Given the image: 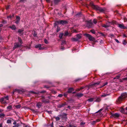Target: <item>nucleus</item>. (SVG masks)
Instances as JSON below:
<instances>
[{
	"mask_svg": "<svg viewBox=\"0 0 127 127\" xmlns=\"http://www.w3.org/2000/svg\"><path fill=\"white\" fill-rule=\"evenodd\" d=\"M2 22L4 24H5L6 23V22L5 21L3 20L2 21Z\"/></svg>",
	"mask_w": 127,
	"mask_h": 127,
	"instance_id": "nucleus-48",
	"label": "nucleus"
},
{
	"mask_svg": "<svg viewBox=\"0 0 127 127\" xmlns=\"http://www.w3.org/2000/svg\"><path fill=\"white\" fill-rule=\"evenodd\" d=\"M13 124L14 125H16V124H17L16 123V122L15 121H14L13 122Z\"/></svg>",
	"mask_w": 127,
	"mask_h": 127,
	"instance_id": "nucleus-53",
	"label": "nucleus"
},
{
	"mask_svg": "<svg viewBox=\"0 0 127 127\" xmlns=\"http://www.w3.org/2000/svg\"><path fill=\"white\" fill-rule=\"evenodd\" d=\"M12 108V106L11 105L7 107V109L9 111L10 110H11Z\"/></svg>",
	"mask_w": 127,
	"mask_h": 127,
	"instance_id": "nucleus-21",
	"label": "nucleus"
},
{
	"mask_svg": "<svg viewBox=\"0 0 127 127\" xmlns=\"http://www.w3.org/2000/svg\"><path fill=\"white\" fill-rule=\"evenodd\" d=\"M9 27L12 30H15L16 29V26L14 25H13L12 26H10Z\"/></svg>",
	"mask_w": 127,
	"mask_h": 127,
	"instance_id": "nucleus-15",
	"label": "nucleus"
},
{
	"mask_svg": "<svg viewBox=\"0 0 127 127\" xmlns=\"http://www.w3.org/2000/svg\"><path fill=\"white\" fill-rule=\"evenodd\" d=\"M58 96L59 97H61L62 96V94H59L58 95Z\"/></svg>",
	"mask_w": 127,
	"mask_h": 127,
	"instance_id": "nucleus-54",
	"label": "nucleus"
},
{
	"mask_svg": "<svg viewBox=\"0 0 127 127\" xmlns=\"http://www.w3.org/2000/svg\"><path fill=\"white\" fill-rule=\"evenodd\" d=\"M44 42L46 44H47L48 43V42L47 40L46 39H45L44 40Z\"/></svg>",
	"mask_w": 127,
	"mask_h": 127,
	"instance_id": "nucleus-42",
	"label": "nucleus"
},
{
	"mask_svg": "<svg viewBox=\"0 0 127 127\" xmlns=\"http://www.w3.org/2000/svg\"><path fill=\"white\" fill-rule=\"evenodd\" d=\"M64 96H66V95L64 94Z\"/></svg>",
	"mask_w": 127,
	"mask_h": 127,
	"instance_id": "nucleus-63",
	"label": "nucleus"
},
{
	"mask_svg": "<svg viewBox=\"0 0 127 127\" xmlns=\"http://www.w3.org/2000/svg\"><path fill=\"white\" fill-rule=\"evenodd\" d=\"M3 111V110L0 109V112H2Z\"/></svg>",
	"mask_w": 127,
	"mask_h": 127,
	"instance_id": "nucleus-57",
	"label": "nucleus"
},
{
	"mask_svg": "<svg viewBox=\"0 0 127 127\" xmlns=\"http://www.w3.org/2000/svg\"><path fill=\"white\" fill-rule=\"evenodd\" d=\"M8 100V96H4L1 98L0 99V101L2 103H6L7 100Z\"/></svg>",
	"mask_w": 127,
	"mask_h": 127,
	"instance_id": "nucleus-3",
	"label": "nucleus"
},
{
	"mask_svg": "<svg viewBox=\"0 0 127 127\" xmlns=\"http://www.w3.org/2000/svg\"><path fill=\"white\" fill-rule=\"evenodd\" d=\"M109 25L104 24L102 26L103 27H105V28H107L109 27Z\"/></svg>",
	"mask_w": 127,
	"mask_h": 127,
	"instance_id": "nucleus-29",
	"label": "nucleus"
},
{
	"mask_svg": "<svg viewBox=\"0 0 127 127\" xmlns=\"http://www.w3.org/2000/svg\"><path fill=\"white\" fill-rule=\"evenodd\" d=\"M24 31V30L23 29H19L18 31V32L19 33H21L22 32Z\"/></svg>",
	"mask_w": 127,
	"mask_h": 127,
	"instance_id": "nucleus-22",
	"label": "nucleus"
},
{
	"mask_svg": "<svg viewBox=\"0 0 127 127\" xmlns=\"http://www.w3.org/2000/svg\"><path fill=\"white\" fill-rule=\"evenodd\" d=\"M15 107L17 108H19L21 107V106L20 105H18L15 106Z\"/></svg>",
	"mask_w": 127,
	"mask_h": 127,
	"instance_id": "nucleus-38",
	"label": "nucleus"
},
{
	"mask_svg": "<svg viewBox=\"0 0 127 127\" xmlns=\"http://www.w3.org/2000/svg\"><path fill=\"white\" fill-rule=\"evenodd\" d=\"M42 103L41 102H39L37 104L36 106L38 108H40L42 106Z\"/></svg>",
	"mask_w": 127,
	"mask_h": 127,
	"instance_id": "nucleus-13",
	"label": "nucleus"
},
{
	"mask_svg": "<svg viewBox=\"0 0 127 127\" xmlns=\"http://www.w3.org/2000/svg\"><path fill=\"white\" fill-rule=\"evenodd\" d=\"M87 26L89 28L92 27L93 26V23L92 22V20H90L87 22Z\"/></svg>",
	"mask_w": 127,
	"mask_h": 127,
	"instance_id": "nucleus-6",
	"label": "nucleus"
},
{
	"mask_svg": "<svg viewBox=\"0 0 127 127\" xmlns=\"http://www.w3.org/2000/svg\"><path fill=\"white\" fill-rule=\"evenodd\" d=\"M120 76H117L115 77L114 78V79H119L120 78Z\"/></svg>",
	"mask_w": 127,
	"mask_h": 127,
	"instance_id": "nucleus-39",
	"label": "nucleus"
},
{
	"mask_svg": "<svg viewBox=\"0 0 127 127\" xmlns=\"http://www.w3.org/2000/svg\"><path fill=\"white\" fill-rule=\"evenodd\" d=\"M76 36L78 39H80L81 37V34H78L76 35Z\"/></svg>",
	"mask_w": 127,
	"mask_h": 127,
	"instance_id": "nucleus-20",
	"label": "nucleus"
},
{
	"mask_svg": "<svg viewBox=\"0 0 127 127\" xmlns=\"http://www.w3.org/2000/svg\"><path fill=\"white\" fill-rule=\"evenodd\" d=\"M67 22L66 21H64V24L67 23Z\"/></svg>",
	"mask_w": 127,
	"mask_h": 127,
	"instance_id": "nucleus-58",
	"label": "nucleus"
},
{
	"mask_svg": "<svg viewBox=\"0 0 127 127\" xmlns=\"http://www.w3.org/2000/svg\"><path fill=\"white\" fill-rule=\"evenodd\" d=\"M22 44L19 43H16L14 44V47L13 48V50L15 49L16 48L20 47L21 46Z\"/></svg>",
	"mask_w": 127,
	"mask_h": 127,
	"instance_id": "nucleus-7",
	"label": "nucleus"
},
{
	"mask_svg": "<svg viewBox=\"0 0 127 127\" xmlns=\"http://www.w3.org/2000/svg\"><path fill=\"white\" fill-rule=\"evenodd\" d=\"M26 0H20V1L21 2H24Z\"/></svg>",
	"mask_w": 127,
	"mask_h": 127,
	"instance_id": "nucleus-55",
	"label": "nucleus"
},
{
	"mask_svg": "<svg viewBox=\"0 0 127 127\" xmlns=\"http://www.w3.org/2000/svg\"><path fill=\"white\" fill-rule=\"evenodd\" d=\"M73 90V88H71L68 89V92L69 93H71Z\"/></svg>",
	"mask_w": 127,
	"mask_h": 127,
	"instance_id": "nucleus-18",
	"label": "nucleus"
},
{
	"mask_svg": "<svg viewBox=\"0 0 127 127\" xmlns=\"http://www.w3.org/2000/svg\"><path fill=\"white\" fill-rule=\"evenodd\" d=\"M101 100V99L100 98H97L96 100V101L97 102H99Z\"/></svg>",
	"mask_w": 127,
	"mask_h": 127,
	"instance_id": "nucleus-35",
	"label": "nucleus"
},
{
	"mask_svg": "<svg viewBox=\"0 0 127 127\" xmlns=\"http://www.w3.org/2000/svg\"><path fill=\"white\" fill-rule=\"evenodd\" d=\"M63 41H62V43H61V47L60 48L62 50H63Z\"/></svg>",
	"mask_w": 127,
	"mask_h": 127,
	"instance_id": "nucleus-27",
	"label": "nucleus"
},
{
	"mask_svg": "<svg viewBox=\"0 0 127 127\" xmlns=\"http://www.w3.org/2000/svg\"><path fill=\"white\" fill-rule=\"evenodd\" d=\"M3 25L2 24H0V27H1L3 26Z\"/></svg>",
	"mask_w": 127,
	"mask_h": 127,
	"instance_id": "nucleus-61",
	"label": "nucleus"
},
{
	"mask_svg": "<svg viewBox=\"0 0 127 127\" xmlns=\"http://www.w3.org/2000/svg\"><path fill=\"white\" fill-rule=\"evenodd\" d=\"M108 95V94H102L101 95V97H106V96H107Z\"/></svg>",
	"mask_w": 127,
	"mask_h": 127,
	"instance_id": "nucleus-28",
	"label": "nucleus"
},
{
	"mask_svg": "<svg viewBox=\"0 0 127 127\" xmlns=\"http://www.w3.org/2000/svg\"><path fill=\"white\" fill-rule=\"evenodd\" d=\"M19 126V124L17 123V124H16V125H15L13 126L12 127H18Z\"/></svg>",
	"mask_w": 127,
	"mask_h": 127,
	"instance_id": "nucleus-36",
	"label": "nucleus"
},
{
	"mask_svg": "<svg viewBox=\"0 0 127 127\" xmlns=\"http://www.w3.org/2000/svg\"><path fill=\"white\" fill-rule=\"evenodd\" d=\"M123 81H127V77L122 79L121 80H120V82H122Z\"/></svg>",
	"mask_w": 127,
	"mask_h": 127,
	"instance_id": "nucleus-30",
	"label": "nucleus"
},
{
	"mask_svg": "<svg viewBox=\"0 0 127 127\" xmlns=\"http://www.w3.org/2000/svg\"><path fill=\"white\" fill-rule=\"evenodd\" d=\"M46 1L48 2H49L50 1V0H46Z\"/></svg>",
	"mask_w": 127,
	"mask_h": 127,
	"instance_id": "nucleus-59",
	"label": "nucleus"
},
{
	"mask_svg": "<svg viewBox=\"0 0 127 127\" xmlns=\"http://www.w3.org/2000/svg\"><path fill=\"white\" fill-rule=\"evenodd\" d=\"M41 97L42 99L41 100L42 102L45 103H48L49 102V100L45 99L44 96H42Z\"/></svg>",
	"mask_w": 127,
	"mask_h": 127,
	"instance_id": "nucleus-5",
	"label": "nucleus"
},
{
	"mask_svg": "<svg viewBox=\"0 0 127 127\" xmlns=\"http://www.w3.org/2000/svg\"><path fill=\"white\" fill-rule=\"evenodd\" d=\"M70 106H68V108L70 109Z\"/></svg>",
	"mask_w": 127,
	"mask_h": 127,
	"instance_id": "nucleus-62",
	"label": "nucleus"
},
{
	"mask_svg": "<svg viewBox=\"0 0 127 127\" xmlns=\"http://www.w3.org/2000/svg\"><path fill=\"white\" fill-rule=\"evenodd\" d=\"M41 44H39L36 45L35 47L36 48H39V49L41 50L43 49V48L41 47Z\"/></svg>",
	"mask_w": 127,
	"mask_h": 127,
	"instance_id": "nucleus-9",
	"label": "nucleus"
},
{
	"mask_svg": "<svg viewBox=\"0 0 127 127\" xmlns=\"http://www.w3.org/2000/svg\"><path fill=\"white\" fill-rule=\"evenodd\" d=\"M60 1V0H53V1H52L51 2L52 3L53 2L55 4H57Z\"/></svg>",
	"mask_w": 127,
	"mask_h": 127,
	"instance_id": "nucleus-14",
	"label": "nucleus"
},
{
	"mask_svg": "<svg viewBox=\"0 0 127 127\" xmlns=\"http://www.w3.org/2000/svg\"><path fill=\"white\" fill-rule=\"evenodd\" d=\"M46 111L49 114H51L52 112H51V111Z\"/></svg>",
	"mask_w": 127,
	"mask_h": 127,
	"instance_id": "nucleus-49",
	"label": "nucleus"
},
{
	"mask_svg": "<svg viewBox=\"0 0 127 127\" xmlns=\"http://www.w3.org/2000/svg\"><path fill=\"white\" fill-rule=\"evenodd\" d=\"M118 27H119L120 28L122 29H125L126 28V27H125L124 26V25L123 24H119Z\"/></svg>",
	"mask_w": 127,
	"mask_h": 127,
	"instance_id": "nucleus-12",
	"label": "nucleus"
},
{
	"mask_svg": "<svg viewBox=\"0 0 127 127\" xmlns=\"http://www.w3.org/2000/svg\"><path fill=\"white\" fill-rule=\"evenodd\" d=\"M107 84V82H106V83H105L104 84V85H103V86H105V85Z\"/></svg>",
	"mask_w": 127,
	"mask_h": 127,
	"instance_id": "nucleus-60",
	"label": "nucleus"
},
{
	"mask_svg": "<svg viewBox=\"0 0 127 127\" xmlns=\"http://www.w3.org/2000/svg\"><path fill=\"white\" fill-rule=\"evenodd\" d=\"M120 116V114L118 113H116L114 114H113L112 115V116L115 118H118Z\"/></svg>",
	"mask_w": 127,
	"mask_h": 127,
	"instance_id": "nucleus-11",
	"label": "nucleus"
},
{
	"mask_svg": "<svg viewBox=\"0 0 127 127\" xmlns=\"http://www.w3.org/2000/svg\"><path fill=\"white\" fill-rule=\"evenodd\" d=\"M115 41L117 43H119V41L118 39H115Z\"/></svg>",
	"mask_w": 127,
	"mask_h": 127,
	"instance_id": "nucleus-51",
	"label": "nucleus"
},
{
	"mask_svg": "<svg viewBox=\"0 0 127 127\" xmlns=\"http://www.w3.org/2000/svg\"><path fill=\"white\" fill-rule=\"evenodd\" d=\"M56 121H57L59 120L60 119V118L59 117H57L56 118Z\"/></svg>",
	"mask_w": 127,
	"mask_h": 127,
	"instance_id": "nucleus-46",
	"label": "nucleus"
},
{
	"mask_svg": "<svg viewBox=\"0 0 127 127\" xmlns=\"http://www.w3.org/2000/svg\"><path fill=\"white\" fill-rule=\"evenodd\" d=\"M7 123H11V120H7Z\"/></svg>",
	"mask_w": 127,
	"mask_h": 127,
	"instance_id": "nucleus-37",
	"label": "nucleus"
},
{
	"mask_svg": "<svg viewBox=\"0 0 127 127\" xmlns=\"http://www.w3.org/2000/svg\"><path fill=\"white\" fill-rule=\"evenodd\" d=\"M123 43L124 45H125L127 43V42L125 40H124L123 41Z\"/></svg>",
	"mask_w": 127,
	"mask_h": 127,
	"instance_id": "nucleus-40",
	"label": "nucleus"
},
{
	"mask_svg": "<svg viewBox=\"0 0 127 127\" xmlns=\"http://www.w3.org/2000/svg\"><path fill=\"white\" fill-rule=\"evenodd\" d=\"M72 40L73 41H76L77 40V39L74 38H72Z\"/></svg>",
	"mask_w": 127,
	"mask_h": 127,
	"instance_id": "nucleus-43",
	"label": "nucleus"
},
{
	"mask_svg": "<svg viewBox=\"0 0 127 127\" xmlns=\"http://www.w3.org/2000/svg\"><path fill=\"white\" fill-rule=\"evenodd\" d=\"M90 4L92 6L93 8L96 10H98L101 12L104 13L106 11V9L105 8H102L99 7L97 5H95L93 3H90Z\"/></svg>",
	"mask_w": 127,
	"mask_h": 127,
	"instance_id": "nucleus-1",
	"label": "nucleus"
},
{
	"mask_svg": "<svg viewBox=\"0 0 127 127\" xmlns=\"http://www.w3.org/2000/svg\"><path fill=\"white\" fill-rule=\"evenodd\" d=\"M33 35L34 37L36 36V32H34Z\"/></svg>",
	"mask_w": 127,
	"mask_h": 127,
	"instance_id": "nucleus-52",
	"label": "nucleus"
},
{
	"mask_svg": "<svg viewBox=\"0 0 127 127\" xmlns=\"http://www.w3.org/2000/svg\"><path fill=\"white\" fill-rule=\"evenodd\" d=\"M77 96L79 97H81L83 96V94H82L81 93H78L76 94Z\"/></svg>",
	"mask_w": 127,
	"mask_h": 127,
	"instance_id": "nucleus-19",
	"label": "nucleus"
},
{
	"mask_svg": "<svg viewBox=\"0 0 127 127\" xmlns=\"http://www.w3.org/2000/svg\"><path fill=\"white\" fill-rule=\"evenodd\" d=\"M62 107V105H60L59 106V107Z\"/></svg>",
	"mask_w": 127,
	"mask_h": 127,
	"instance_id": "nucleus-64",
	"label": "nucleus"
},
{
	"mask_svg": "<svg viewBox=\"0 0 127 127\" xmlns=\"http://www.w3.org/2000/svg\"><path fill=\"white\" fill-rule=\"evenodd\" d=\"M127 97V94L126 93H122L121 96L118 98L117 101L118 103H120L123 99H124Z\"/></svg>",
	"mask_w": 127,
	"mask_h": 127,
	"instance_id": "nucleus-2",
	"label": "nucleus"
},
{
	"mask_svg": "<svg viewBox=\"0 0 127 127\" xmlns=\"http://www.w3.org/2000/svg\"><path fill=\"white\" fill-rule=\"evenodd\" d=\"M90 32L93 33L95 34V31L94 30H91L90 31Z\"/></svg>",
	"mask_w": 127,
	"mask_h": 127,
	"instance_id": "nucleus-41",
	"label": "nucleus"
},
{
	"mask_svg": "<svg viewBox=\"0 0 127 127\" xmlns=\"http://www.w3.org/2000/svg\"><path fill=\"white\" fill-rule=\"evenodd\" d=\"M94 23L95 24H96L97 23V21L95 19H94L93 21Z\"/></svg>",
	"mask_w": 127,
	"mask_h": 127,
	"instance_id": "nucleus-32",
	"label": "nucleus"
},
{
	"mask_svg": "<svg viewBox=\"0 0 127 127\" xmlns=\"http://www.w3.org/2000/svg\"><path fill=\"white\" fill-rule=\"evenodd\" d=\"M84 88V87H81L80 89H77V91H79L80 90H82V89H83Z\"/></svg>",
	"mask_w": 127,
	"mask_h": 127,
	"instance_id": "nucleus-44",
	"label": "nucleus"
},
{
	"mask_svg": "<svg viewBox=\"0 0 127 127\" xmlns=\"http://www.w3.org/2000/svg\"><path fill=\"white\" fill-rule=\"evenodd\" d=\"M88 100L90 102H92L93 100V98H91L88 99Z\"/></svg>",
	"mask_w": 127,
	"mask_h": 127,
	"instance_id": "nucleus-34",
	"label": "nucleus"
},
{
	"mask_svg": "<svg viewBox=\"0 0 127 127\" xmlns=\"http://www.w3.org/2000/svg\"><path fill=\"white\" fill-rule=\"evenodd\" d=\"M13 16H12L10 15L9 16H7V18H11Z\"/></svg>",
	"mask_w": 127,
	"mask_h": 127,
	"instance_id": "nucleus-50",
	"label": "nucleus"
},
{
	"mask_svg": "<svg viewBox=\"0 0 127 127\" xmlns=\"http://www.w3.org/2000/svg\"><path fill=\"white\" fill-rule=\"evenodd\" d=\"M120 110L122 113H124V110L123 108H121Z\"/></svg>",
	"mask_w": 127,
	"mask_h": 127,
	"instance_id": "nucleus-25",
	"label": "nucleus"
},
{
	"mask_svg": "<svg viewBox=\"0 0 127 127\" xmlns=\"http://www.w3.org/2000/svg\"><path fill=\"white\" fill-rule=\"evenodd\" d=\"M69 127H76L75 126H74L73 125H70L69 126Z\"/></svg>",
	"mask_w": 127,
	"mask_h": 127,
	"instance_id": "nucleus-47",
	"label": "nucleus"
},
{
	"mask_svg": "<svg viewBox=\"0 0 127 127\" xmlns=\"http://www.w3.org/2000/svg\"><path fill=\"white\" fill-rule=\"evenodd\" d=\"M64 36V34L63 33H61L59 35V37L60 38L59 41H62V39L63 38Z\"/></svg>",
	"mask_w": 127,
	"mask_h": 127,
	"instance_id": "nucleus-10",
	"label": "nucleus"
},
{
	"mask_svg": "<svg viewBox=\"0 0 127 127\" xmlns=\"http://www.w3.org/2000/svg\"><path fill=\"white\" fill-rule=\"evenodd\" d=\"M18 40L19 43L21 44H23V43L22 41V39L21 38L19 37H18Z\"/></svg>",
	"mask_w": 127,
	"mask_h": 127,
	"instance_id": "nucleus-17",
	"label": "nucleus"
},
{
	"mask_svg": "<svg viewBox=\"0 0 127 127\" xmlns=\"http://www.w3.org/2000/svg\"><path fill=\"white\" fill-rule=\"evenodd\" d=\"M10 6L9 5H8L6 6V9L7 10L9 9V7Z\"/></svg>",
	"mask_w": 127,
	"mask_h": 127,
	"instance_id": "nucleus-45",
	"label": "nucleus"
},
{
	"mask_svg": "<svg viewBox=\"0 0 127 127\" xmlns=\"http://www.w3.org/2000/svg\"><path fill=\"white\" fill-rule=\"evenodd\" d=\"M60 30V28L59 27V26H57V32H59Z\"/></svg>",
	"mask_w": 127,
	"mask_h": 127,
	"instance_id": "nucleus-33",
	"label": "nucleus"
},
{
	"mask_svg": "<svg viewBox=\"0 0 127 127\" xmlns=\"http://www.w3.org/2000/svg\"><path fill=\"white\" fill-rule=\"evenodd\" d=\"M64 120H66L67 118L66 117V114L65 113H64Z\"/></svg>",
	"mask_w": 127,
	"mask_h": 127,
	"instance_id": "nucleus-31",
	"label": "nucleus"
},
{
	"mask_svg": "<svg viewBox=\"0 0 127 127\" xmlns=\"http://www.w3.org/2000/svg\"><path fill=\"white\" fill-rule=\"evenodd\" d=\"M71 34V33L70 32H65L64 34V36L69 35L70 36Z\"/></svg>",
	"mask_w": 127,
	"mask_h": 127,
	"instance_id": "nucleus-16",
	"label": "nucleus"
},
{
	"mask_svg": "<svg viewBox=\"0 0 127 127\" xmlns=\"http://www.w3.org/2000/svg\"><path fill=\"white\" fill-rule=\"evenodd\" d=\"M58 22L59 24H64V21L63 20L58 21Z\"/></svg>",
	"mask_w": 127,
	"mask_h": 127,
	"instance_id": "nucleus-23",
	"label": "nucleus"
},
{
	"mask_svg": "<svg viewBox=\"0 0 127 127\" xmlns=\"http://www.w3.org/2000/svg\"><path fill=\"white\" fill-rule=\"evenodd\" d=\"M5 116V114L3 113H0V118H2L4 117Z\"/></svg>",
	"mask_w": 127,
	"mask_h": 127,
	"instance_id": "nucleus-24",
	"label": "nucleus"
},
{
	"mask_svg": "<svg viewBox=\"0 0 127 127\" xmlns=\"http://www.w3.org/2000/svg\"><path fill=\"white\" fill-rule=\"evenodd\" d=\"M20 19V17L18 16H16V21L15 23L16 24H17L19 23Z\"/></svg>",
	"mask_w": 127,
	"mask_h": 127,
	"instance_id": "nucleus-8",
	"label": "nucleus"
},
{
	"mask_svg": "<svg viewBox=\"0 0 127 127\" xmlns=\"http://www.w3.org/2000/svg\"><path fill=\"white\" fill-rule=\"evenodd\" d=\"M59 24L58 21H56L54 24V25L55 26H56L58 25Z\"/></svg>",
	"mask_w": 127,
	"mask_h": 127,
	"instance_id": "nucleus-26",
	"label": "nucleus"
},
{
	"mask_svg": "<svg viewBox=\"0 0 127 127\" xmlns=\"http://www.w3.org/2000/svg\"><path fill=\"white\" fill-rule=\"evenodd\" d=\"M83 34L84 36L88 38L90 41H94L95 40L94 38L90 34L87 33H84Z\"/></svg>",
	"mask_w": 127,
	"mask_h": 127,
	"instance_id": "nucleus-4",
	"label": "nucleus"
},
{
	"mask_svg": "<svg viewBox=\"0 0 127 127\" xmlns=\"http://www.w3.org/2000/svg\"><path fill=\"white\" fill-rule=\"evenodd\" d=\"M2 123H1L0 124V127H2Z\"/></svg>",
	"mask_w": 127,
	"mask_h": 127,
	"instance_id": "nucleus-56",
	"label": "nucleus"
}]
</instances>
